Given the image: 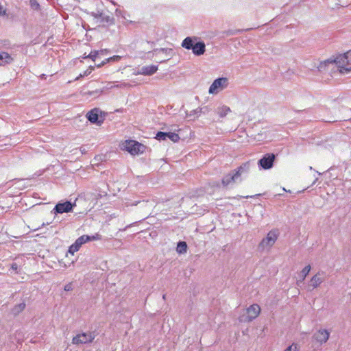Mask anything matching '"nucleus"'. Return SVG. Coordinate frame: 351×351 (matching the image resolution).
Returning a JSON list of instances; mask_svg holds the SVG:
<instances>
[{"label": "nucleus", "instance_id": "obj_21", "mask_svg": "<svg viewBox=\"0 0 351 351\" xmlns=\"http://www.w3.org/2000/svg\"><path fill=\"white\" fill-rule=\"evenodd\" d=\"M25 308V304L24 302L20 303V304L16 305L15 306H14V308L12 309V313L14 315H16L19 313H20L21 311H23Z\"/></svg>", "mask_w": 351, "mask_h": 351}, {"label": "nucleus", "instance_id": "obj_12", "mask_svg": "<svg viewBox=\"0 0 351 351\" xmlns=\"http://www.w3.org/2000/svg\"><path fill=\"white\" fill-rule=\"evenodd\" d=\"M156 138L158 141H164L169 138L171 141L176 143L180 140V136L175 132H158L156 135Z\"/></svg>", "mask_w": 351, "mask_h": 351}, {"label": "nucleus", "instance_id": "obj_32", "mask_svg": "<svg viewBox=\"0 0 351 351\" xmlns=\"http://www.w3.org/2000/svg\"><path fill=\"white\" fill-rule=\"evenodd\" d=\"M97 51H98V53H99V58H101L102 56H106V55H108L110 53V51L108 49H107L97 50Z\"/></svg>", "mask_w": 351, "mask_h": 351}, {"label": "nucleus", "instance_id": "obj_10", "mask_svg": "<svg viewBox=\"0 0 351 351\" xmlns=\"http://www.w3.org/2000/svg\"><path fill=\"white\" fill-rule=\"evenodd\" d=\"M145 147L134 141H129L126 142L125 149L132 155H138L144 152Z\"/></svg>", "mask_w": 351, "mask_h": 351}, {"label": "nucleus", "instance_id": "obj_6", "mask_svg": "<svg viewBox=\"0 0 351 351\" xmlns=\"http://www.w3.org/2000/svg\"><path fill=\"white\" fill-rule=\"evenodd\" d=\"M228 86V79L227 77H219L213 81L209 87L208 93L215 95L219 91L225 89Z\"/></svg>", "mask_w": 351, "mask_h": 351}, {"label": "nucleus", "instance_id": "obj_4", "mask_svg": "<svg viewBox=\"0 0 351 351\" xmlns=\"http://www.w3.org/2000/svg\"><path fill=\"white\" fill-rule=\"evenodd\" d=\"M279 236V231L276 229L270 230L267 236L263 238L258 245V249L261 251L269 249L276 243Z\"/></svg>", "mask_w": 351, "mask_h": 351}, {"label": "nucleus", "instance_id": "obj_39", "mask_svg": "<svg viewBox=\"0 0 351 351\" xmlns=\"http://www.w3.org/2000/svg\"><path fill=\"white\" fill-rule=\"evenodd\" d=\"M88 58V57H87V56H85V55H84V56H83V58Z\"/></svg>", "mask_w": 351, "mask_h": 351}, {"label": "nucleus", "instance_id": "obj_22", "mask_svg": "<svg viewBox=\"0 0 351 351\" xmlns=\"http://www.w3.org/2000/svg\"><path fill=\"white\" fill-rule=\"evenodd\" d=\"M80 247L81 245H80V244L77 241H75L74 243H73L69 247L68 252L73 255L76 252H77L80 250Z\"/></svg>", "mask_w": 351, "mask_h": 351}, {"label": "nucleus", "instance_id": "obj_29", "mask_svg": "<svg viewBox=\"0 0 351 351\" xmlns=\"http://www.w3.org/2000/svg\"><path fill=\"white\" fill-rule=\"evenodd\" d=\"M284 351H298V344L293 343L291 346L287 347Z\"/></svg>", "mask_w": 351, "mask_h": 351}, {"label": "nucleus", "instance_id": "obj_17", "mask_svg": "<svg viewBox=\"0 0 351 351\" xmlns=\"http://www.w3.org/2000/svg\"><path fill=\"white\" fill-rule=\"evenodd\" d=\"M324 278L321 276L320 274L318 273L313 276L311 279L309 287H312V289L317 288L322 282Z\"/></svg>", "mask_w": 351, "mask_h": 351}, {"label": "nucleus", "instance_id": "obj_25", "mask_svg": "<svg viewBox=\"0 0 351 351\" xmlns=\"http://www.w3.org/2000/svg\"><path fill=\"white\" fill-rule=\"evenodd\" d=\"M87 57H88V58H90L92 60L95 61L97 58H99L98 51H91L90 53L87 56Z\"/></svg>", "mask_w": 351, "mask_h": 351}, {"label": "nucleus", "instance_id": "obj_31", "mask_svg": "<svg viewBox=\"0 0 351 351\" xmlns=\"http://www.w3.org/2000/svg\"><path fill=\"white\" fill-rule=\"evenodd\" d=\"M102 92H103L102 89H96L94 91H90L88 93V94L90 96H99V95H100L102 93Z\"/></svg>", "mask_w": 351, "mask_h": 351}, {"label": "nucleus", "instance_id": "obj_13", "mask_svg": "<svg viewBox=\"0 0 351 351\" xmlns=\"http://www.w3.org/2000/svg\"><path fill=\"white\" fill-rule=\"evenodd\" d=\"M158 65L152 64L143 66L136 71V75L150 76L154 74L158 71Z\"/></svg>", "mask_w": 351, "mask_h": 351}, {"label": "nucleus", "instance_id": "obj_35", "mask_svg": "<svg viewBox=\"0 0 351 351\" xmlns=\"http://www.w3.org/2000/svg\"><path fill=\"white\" fill-rule=\"evenodd\" d=\"M108 62L106 61V58L103 60L100 64H97V67H101L102 66H104V64H106V63H108Z\"/></svg>", "mask_w": 351, "mask_h": 351}, {"label": "nucleus", "instance_id": "obj_1", "mask_svg": "<svg viewBox=\"0 0 351 351\" xmlns=\"http://www.w3.org/2000/svg\"><path fill=\"white\" fill-rule=\"evenodd\" d=\"M326 67L331 69L337 67L341 74L348 73L351 71V50L339 55L334 60H328L321 62L317 68L319 71H322L325 70Z\"/></svg>", "mask_w": 351, "mask_h": 351}, {"label": "nucleus", "instance_id": "obj_14", "mask_svg": "<svg viewBox=\"0 0 351 351\" xmlns=\"http://www.w3.org/2000/svg\"><path fill=\"white\" fill-rule=\"evenodd\" d=\"M92 16L97 19H100L102 23H106L108 24H112L114 23V18L110 15L106 14L103 12H92Z\"/></svg>", "mask_w": 351, "mask_h": 351}, {"label": "nucleus", "instance_id": "obj_3", "mask_svg": "<svg viewBox=\"0 0 351 351\" xmlns=\"http://www.w3.org/2000/svg\"><path fill=\"white\" fill-rule=\"evenodd\" d=\"M181 46L187 50H191L196 56H200L206 51L205 43L196 36L186 37L182 40Z\"/></svg>", "mask_w": 351, "mask_h": 351}, {"label": "nucleus", "instance_id": "obj_18", "mask_svg": "<svg viewBox=\"0 0 351 351\" xmlns=\"http://www.w3.org/2000/svg\"><path fill=\"white\" fill-rule=\"evenodd\" d=\"M13 61V58L7 52L0 53V66L10 64Z\"/></svg>", "mask_w": 351, "mask_h": 351}, {"label": "nucleus", "instance_id": "obj_2", "mask_svg": "<svg viewBox=\"0 0 351 351\" xmlns=\"http://www.w3.org/2000/svg\"><path fill=\"white\" fill-rule=\"evenodd\" d=\"M250 171V163L245 162L237 169L231 171L225 175L221 180L222 185L225 187L232 186L235 183L242 181V176H246Z\"/></svg>", "mask_w": 351, "mask_h": 351}, {"label": "nucleus", "instance_id": "obj_20", "mask_svg": "<svg viewBox=\"0 0 351 351\" xmlns=\"http://www.w3.org/2000/svg\"><path fill=\"white\" fill-rule=\"evenodd\" d=\"M176 251L178 254H183L187 251V244L185 241H179L177 243Z\"/></svg>", "mask_w": 351, "mask_h": 351}, {"label": "nucleus", "instance_id": "obj_36", "mask_svg": "<svg viewBox=\"0 0 351 351\" xmlns=\"http://www.w3.org/2000/svg\"><path fill=\"white\" fill-rule=\"evenodd\" d=\"M71 289V285H66L65 287H64V290L65 291H70Z\"/></svg>", "mask_w": 351, "mask_h": 351}, {"label": "nucleus", "instance_id": "obj_27", "mask_svg": "<svg viewBox=\"0 0 351 351\" xmlns=\"http://www.w3.org/2000/svg\"><path fill=\"white\" fill-rule=\"evenodd\" d=\"M90 70L87 69V70L84 71L83 72V73H80V75L76 77L75 80H77L81 77L88 76V75H90L91 73V71L94 69V67L90 66Z\"/></svg>", "mask_w": 351, "mask_h": 351}, {"label": "nucleus", "instance_id": "obj_16", "mask_svg": "<svg viewBox=\"0 0 351 351\" xmlns=\"http://www.w3.org/2000/svg\"><path fill=\"white\" fill-rule=\"evenodd\" d=\"M154 53L155 55H158L159 53H164L165 55V57L167 58L166 60H160L159 62H163L166 60H169L171 56H172V49L169 48H160V49H155L154 50Z\"/></svg>", "mask_w": 351, "mask_h": 351}, {"label": "nucleus", "instance_id": "obj_24", "mask_svg": "<svg viewBox=\"0 0 351 351\" xmlns=\"http://www.w3.org/2000/svg\"><path fill=\"white\" fill-rule=\"evenodd\" d=\"M75 241H77L80 245L82 246V245L86 243L88 241H90V238L88 235H82L77 238Z\"/></svg>", "mask_w": 351, "mask_h": 351}, {"label": "nucleus", "instance_id": "obj_33", "mask_svg": "<svg viewBox=\"0 0 351 351\" xmlns=\"http://www.w3.org/2000/svg\"><path fill=\"white\" fill-rule=\"evenodd\" d=\"M90 241L99 240L101 239V236L99 234H95V235L89 236Z\"/></svg>", "mask_w": 351, "mask_h": 351}, {"label": "nucleus", "instance_id": "obj_37", "mask_svg": "<svg viewBox=\"0 0 351 351\" xmlns=\"http://www.w3.org/2000/svg\"><path fill=\"white\" fill-rule=\"evenodd\" d=\"M200 110H201L200 109L197 108V109L194 110V112L197 114V113H199L200 112Z\"/></svg>", "mask_w": 351, "mask_h": 351}, {"label": "nucleus", "instance_id": "obj_34", "mask_svg": "<svg viewBox=\"0 0 351 351\" xmlns=\"http://www.w3.org/2000/svg\"><path fill=\"white\" fill-rule=\"evenodd\" d=\"M10 270L15 271V273H19L18 271V265L16 263H14L11 265Z\"/></svg>", "mask_w": 351, "mask_h": 351}, {"label": "nucleus", "instance_id": "obj_5", "mask_svg": "<svg viewBox=\"0 0 351 351\" xmlns=\"http://www.w3.org/2000/svg\"><path fill=\"white\" fill-rule=\"evenodd\" d=\"M106 113L98 108H95L86 113L87 119L92 123L100 125L105 119Z\"/></svg>", "mask_w": 351, "mask_h": 351}, {"label": "nucleus", "instance_id": "obj_23", "mask_svg": "<svg viewBox=\"0 0 351 351\" xmlns=\"http://www.w3.org/2000/svg\"><path fill=\"white\" fill-rule=\"evenodd\" d=\"M311 265H307L304 267V268L300 272V277H301V282H303L305 279V278L307 276V275L309 274L311 271Z\"/></svg>", "mask_w": 351, "mask_h": 351}, {"label": "nucleus", "instance_id": "obj_30", "mask_svg": "<svg viewBox=\"0 0 351 351\" xmlns=\"http://www.w3.org/2000/svg\"><path fill=\"white\" fill-rule=\"evenodd\" d=\"M121 59L120 56H113L112 57L106 58L107 62H118Z\"/></svg>", "mask_w": 351, "mask_h": 351}, {"label": "nucleus", "instance_id": "obj_19", "mask_svg": "<svg viewBox=\"0 0 351 351\" xmlns=\"http://www.w3.org/2000/svg\"><path fill=\"white\" fill-rule=\"evenodd\" d=\"M230 111V108L224 105L218 107L216 110L217 113L221 118L225 117Z\"/></svg>", "mask_w": 351, "mask_h": 351}, {"label": "nucleus", "instance_id": "obj_15", "mask_svg": "<svg viewBox=\"0 0 351 351\" xmlns=\"http://www.w3.org/2000/svg\"><path fill=\"white\" fill-rule=\"evenodd\" d=\"M261 308L256 304H254L247 308V317L249 321L255 319L260 313Z\"/></svg>", "mask_w": 351, "mask_h": 351}, {"label": "nucleus", "instance_id": "obj_8", "mask_svg": "<svg viewBox=\"0 0 351 351\" xmlns=\"http://www.w3.org/2000/svg\"><path fill=\"white\" fill-rule=\"evenodd\" d=\"M276 159V155L273 153H267L263 156V157L258 160V165L260 169L264 170H268L273 167L274 162Z\"/></svg>", "mask_w": 351, "mask_h": 351}, {"label": "nucleus", "instance_id": "obj_7", "mask_svg": "<svg viewBox=\"0 0 351 351\" xmlns=\"http://www.w3.org/2000/svg\"><path fill=\"white\" fill-rule=\"evenodd\" d=\"M95 337V332H82L73 337L72 343L79 345L91 343Z\"/></svg>", "mask_w": 351, "mask_h": 351}, {"label": "nucleus", "instance_id": "obj_9", "mask_svg": "<svg viewBox=\"0 0 351 351\" xmlns=\"http://www.w3.org/2000/svg\"><path fill=\"white\" fill-rule=\"evenodd\" d=\"M74 206H75V203H71L70 201L58 202L51 210V213L57 215L69 213L73 211Z\"/></svg>", "mask_w": 351, "mask_h": 351}, {"label": "nucleus", "instance_id": "obj_26", "mask_svg": "<svg viewBox=\"0 0 351 351\" xmlns=\"http://www.w3.org/2000/svg\"><path fill=\"white\" fill-rule=\"evenodd\" d=\"M24 337V334L21 330H17L15 333V339L19 342H22Z\"/></svg>", "mask_w": 351, "mask_h": 351}, {"label": "nucleus", "instance_id": "obj_11", "mask_svg": "<svg viewBox=\"0 0 351 351\" xmlns=\"http://www.w3.org/2000/svg\"><path fill=\"white\" fill-rule=\"evenodd\" d=\"M330 332L326 329H319L313 334L312 339L313 341L318 343L319 346H322L327 342L330 337Z\"/></svg>", "mask_w": 351, "mask_h": 351}, {"label": "nucleus", "instance_id": "obj_28", "mask_svg": "<svg viewBox=\"0 0 351 351\" xmlns=\"http://www.w3.org/2000/svg\"><path fill=\"white\" fill-rule=\"evenodd\" d=\"M29 4L31 8L34 10H38L40 8V4L36 0H30Z\"/></svg>", "mask_w": 351, "mask_h": 351}, {"label": "nucleus", "instance_id": "obj_38", "mask_svg": "<svg viewBox=\"0 0 351 351\" xmlns=\"http://www.w3.org/2000/svg\"><path fill=\"white\" fill-rule=\"evenodd\" d=\"M317 179H318L317 178H315V181H314V182H313V184L315 183V182L317 180Z\"/></svg>", "mask_w": 351, "mask_h": 351}, {"label": "nucleus", "instance_id": "obj_40", "mask_svg": "<svg viewBox=\"0 0 351 351\" xmlns=\"http://www.w3.org/2000/svg\"><path fill=\"white\" fill-rule=\"evenodd\" d=\"M162 298L163 299H165V295H163Z\"/></svg>", "mask_w": 351, "mask_h": 351}]
</instances>
